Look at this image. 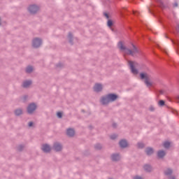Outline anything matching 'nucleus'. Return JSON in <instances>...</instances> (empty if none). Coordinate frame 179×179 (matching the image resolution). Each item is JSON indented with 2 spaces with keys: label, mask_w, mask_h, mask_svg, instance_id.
<instances>
[{
  "label": "nucleus",
  "mask_w": 179,
  "mask_h": 179,
  "mask_svg": "<svg viewBox=\"0 0 179 179\" xmlns=\"http://www.w3.org/2000/svg\"><path fill=\"white\" fill-rule=\"evenodd\" d=\"M28 10L31 15H36L40 10V7L36 4H31L28 7Z\"/></svg>",
  "instance_id": "423d86ee"
},
{
  "label": "nucleus",
  "mask_w": 179,
  "mask_h": 179,
  "mask_svg": "<svg viewBox=\"0 0 179 179\" xmlns=\"http://www.w3.org/2000/svg\"><path fill=\"white\" fill-rule=\"evenodd\" d=\"M138 27H139L140 29L143 28V29H146L147 30L148 29L147 28V27H142V26H138Z\"/></svg>",
  "instance_id": "de8ad7c7"
},
{
  "label": "nucleus",
  "mask_w": 179,
  "mask_h": 179,
  "mask_svg": "<svg viewBox=\"0 0 179 179\" xmlns=\"http://www.w3.org/2000/svg\"><path fill=\"white\" fill-rule=\"evenodd\" d=\"M41 150H43V153H50L51 152V146L48 143L43 144Z\"/></svg>",
  "instance_id": "9b49d317"
},
{
  "label": "nucleus",
  "mask_w": 179,
  "mask_h": 179,
  "mask_svg": "<svg viewBox=\"0 0 179 179\" xmlns=\"http://www.w3.org/2000/svg\"><path fill=\"white\" fill-rule=\"evenodd\" d=\"M66 135L69 138H73V136H75V129H73V128L67 129Z\"/></svg>",
  "instance_id": "f3484780"
},
{
  "label": "nucleus",
  "mask_w": 179,
  "mask_h": 179,
  "mask_svg": "<svg viewBox=\"0 0 179 179\" xmlns=\"http://www.w3.org/2000/svg\"><path fill=\"white\" fill-rule=\"evenodd\" d=\"M56 68H59V69H62L64 68V64L62 62H59L55 65Z\"/></svg>",
  "instance_id": "2f4dec72"
},
{
  "label": "nucleus",
  "mask_w": 179,
  "mask_h": 179,
  "mask_svg": "<svg viewBox=\"0 0 179 179\" xmlns=\"http://www.w3.org/2000/svg\"><path fill=\"white\" fill-rule=\"evenodd\" d=\"M140 79H141V80H145L144 83H145L147 87H150V86H152V83L149 81V76L146 73H140Z\"/></svg>",
  "instance_id": "7ed1b4c3"
},
{
  "label": "nucleus",
  "mask_w": 179,
  "mask_h": 179,
  "mask_svg": "<svg viewBox=\"0 0 179 179\" xmlns=\"http://www.w3.org/2000/svg\"><path fill=\"white\" fill-rule=\"evenodd\" d=\"M133 179H143V178H142V177H141L139 176H136L134 177Z\"/></svg>",
  "instance_id": "37998d69"
},
{
  "label": "nucleus",
  "mask_w": 179,
  "mask_h": 179,
  "mask_svg": "<svg viewBox=\"0 0 179 179\" xmlns=\"http://www.w3.org/2000/svg\"><path fill=\"white\" fill-rule=\"evenodd\" d=\"M36 110H37V104L34 102L30 103L27 107V113L29 114V115H31Z\"/></svg>",
  "instance_id": "20e7f679"
},
{
  "label": "nucleus",
  "mask_w": 179,
  "mask_h": 179,
  "mask_svg": "<svg viewBox=\"0 0 179 179\" xmlns=\"http://www.w3.org/2000/svg\"><path fill=\"white\" fill-rule=\"evenodd\" d=\"M126 12H129L128 10H127L125 8H123L122 10L121 11V15L123 17H124V16H127L128 13Z\"/></svg>",
  "instance_id": "bb28decb"
},
{
  "label": "nucleus",
  "mask_w": 179,
  "mask_h": 179,
  "mask_svg": "<svg viewBox=\"0 0 179 179\" xmlns=\"http://www.w3.org/2000/svg\"><path fill=\"white\" fill-rule=\"evenodd\" d=\"M165 176H171L173 174V169L169 168L166 171H164Z\"/></svg>",
  "instance_id": "393cba45"
},
{
  "label": "nucleus",
  "mask_w": 179,
  "mask_h": 179,
  "mask_svg": "<svg viewBox=\"0 0 179 179\" xmlns=\"http://www.w3.org/2000/svg\"><path fill=\"white\" fill-rule=\"evenodd\" d=\"M143 169L145 173H152V165L149 164H144Z\"/></svg>",
  "instance_id": "a211bd4d"
},
{
  "label": "nucleus",
  "mask_w": 179,
  "mask_h": 179,
  "mask_svg": "<svg viewBox=\"0 0 179 179\" xmlns=\"http://www.w3.org/2000/svg\"><path fill=\"white\" fill-rule=\"evenodd\" d=\"M103 16H105L106 19H110V15L107 13H103Z\"/></svg>",
  "instance_id": "58836bf2"
},
{
  "label": "nucleus",
  "mask_w": 179,
  "mask_h": 179,
  "mask_svg": "<svg viewBox=\"0 0 179 179\" xmlns=\"http://www.w3.org/2000/svg\"><path fill=\"white\" fill-rule=\"evenodd\" d=\"M132 47H133V52H136V53L139 52V50H138V48H136L135 45L132 44Z\"/></svg>",
  "instance_id": "f704fd0d"
},
{
  "label": "nucleus",
  "mask_w": 179,
  "mask_h": 179,
  "mask_svg": "<svg viewBox=\"0 0 179 179\" xmlns=\"http://www.w3.org/2000/svg\"><path fill=\"white\" fill-rule=\"evenodd\" d=\"M157 3H159L158 6L155 4H151V7H148V10L151 15H153L155 17H158L159 19H161L160 15V10L157 8H160L161 9H164L166 6H164V3H163V1L162 0H155Z\"/></svg>",
  "instance_id": "f257e3e1"
},
{
  "label": "nucleus",
  "mask_w": 179,
  "mask_h": 179,
  "mask_svg": "<svg viewBox=\"0 0 179 179\" xmlns=\"http://www.w3.org/2000/svg\"><path fill=\"white\" fill-rule=\"evenodd\" d=\"M89 128H90V129H93V126L90 125V126H89Z\"/></svg>",
  "instance_id": "3c124183"
},
{
  "label": "nucleus",
  "mask_w": 179,
  "mask_h": 179,
  "mask_svg": "<svg viewBox=\"0 0 179 179\" xmlns=\"http://www.w3.org/2000/svg\"><path fill=\"white\" fill-rule=\"evenodd\" d=\"M102 148L103 147L101 146V144H100V143H96L94 145V149H96V150H101Z\"/></svg>",
  "instance_id": "c756f323"
},
{
  "label": "nucleus",
  "mask_w": 179,
  "mask_h": 179,
  "mask_svg": "<svg viewBox=\"0 0 179 179\" xmlns=\"http://www.w3.org/2000/svg\"><path fill=\"white\" fill-rule=\"evenodd\" d=\"M27 99H29V96L27 95H24L22 96V101L23 103H26V101H27Z\"/></svg>",
  "instance_id": "c9c22d12"
},
{
  "label": "nucleus",
  "mask_w": 179,
  "mask_h": 179,
  "mask_svg": "<svg viewBox=\"0 0 179 179\" xmlns=\"http://www.w3.org/2000/svg\"><path fill=\"white\" fill-rule=\"evenodd\" d=\"M167 155L164 150H159L157 151V156L158 159H164V157Z\"/></svg>",
  "instance_id": "2eb2a0df"
},
{
  "label": "nucleus",
  "mask_w": 179,
  "mask_h": 179,
  "mask_svg": "<svg viewBox=\"0 0 179 179\" xmlns=\"http://www.w3.org/2000/svg\"><path fill=\"white\" fill-rule=\"evenodd\" d=\"M33 71H34V69L32 66H27L25 69L26 73H31Z\"/></svg>",
  "instance_id": "5701e85b"
},
{
  "label": "nucleus",
  "mask_w": 179,
  "mask_h": 179,
  "mask_svg": "<svg viewBox=\"0 0 179 179\" xmlns=\"http://www.w3.org/2000/svg\"><path fill=\"white\" fill-rule=\"evenodd\" d=\"M171 145V143H170V141H165L164 143V148H165V149H169V148H170Z\"/></svg>",
  "instance_id": "cd10ccee"
},
{
  "label": "nucleus",
  "mask_w": 179,
  "mask_h": 179,
  "mask_svg": "<svg viewBox=\"0 0 179 179\" xmlns=\"http://www.w3.org/2000/svg\"><path fill=\"white\" fill-rule=\"evenodd\" d=\"M57 118H62V112H57Z\"/></svg>",
  "instance_id": "e433bc0d"
},
{
  "label": "nucleus",
  "mask_w": 179,
  "mask_h": 179,
  "mask_svg": "<svg viewBox=\"0 0 179 179\" xmlns=\"http://www.w3.org/2000/svg\"><path fill=\"white\" fill-rule=\"evenodd\" d=\"M159 94H164V91L163 90H161L159 91Z\"/></svg>",
  "instance_id": "c03bdc74"
},
{
  "label": "nucleus",
  "mask_w": 179,
  "mask_h": 179,
  "mask_svg": "<svg viewBox=\"0 0 179 179\" xmlns=\"http://www.w3.org/2000/svg\"><path fill=\"white\" fill-rule=\"evenodd\" d=\"M119 146L120 149H127V148H129V143L127 139L123 138L119 141Z\"/></svg>",
  "instance_id": "6e6552de"
},
{
  "label": "nucleus",
  "mask_w": 179,
  "mask_h": 179,
  "mask_svg": "<svg viewBox=\"0 0 179 179\" xmlns=\"http://www.w3.org/2000/svg\"><path fill=\"white\" fill-rule=\"evenodd\" d=\"M129 65L131 73H133L134 75H138L139 73V71L136 68H135V64H134V62L129 61Z\"/></svg>",
  "instance_id": "9d476101"
},
{
  "label": "nucleus",
  "mask_w": 179,
  "mask_h": 179,
  "mask_svg": "<svg viewBox=\"0 0 179 179\" xmlns=\"http://www.w3.org/2000/svg\"><path fill=\"white\" fill-rule=\"evenodd\" d=\"M17 149L18 152H22L23 149H24V145H20L17 146Z\"/></svg>",
  "instance_id": "473e14b6"
},
{
  "label": "nucleus",
  "mask_w": 179,
  "mask_h": 179,
  "mask_svg": "<svg viewBox=\"0 0 179 179\" xmlns=\"http://www.w3.org/2000/svg\"><path fill=\"white\" fill-rule=\"evenodd\" d=\"M110 179H113V178H110Z\"/></svg>",
  "instance_id": "052dcab7"
},
{
  "label": "nucleus",
  "mask_w": 179,
  "mask_h": 179,
  "mask_svg": "<svg viewBox=\"0 0 179 179\" xmlns=\"http://www.w3.org/2000/svg\"><path fill=\"white\" fill-rule=\"evenodd\" d=\"M67 38H69V43L71 45H73V34H72V32H69Z\"/></svg>",
  "instance_id": "412c9836"
},
{
  "label": "nucleus",
  "mask_w": 179,
  "mask_h": 179,
  "mask_svg": "<svg viewBox=\"0 0 179 179\" xmlns=\"http://www.w3.org/2000/svg\"><path fill=\"white\" fill-rule=\"evenodd\" d=\"M34 125V122H29L28 123V127H29V128H31V127H33Z\"/></svg>",
  "instance_id": "4c0bfd02"
},
{
  "label": "nucleus",
  "mask_w": 179,
  "mask_h": 179,
  "mask_svg": "<svg viewBox=\"0 0 179 179\" xmlns=\"http://www.w3.org/2000/svg\"><path fill=\"white\" fill-rule=\"evenodd\" d=\"M31 83H33V82L31 80H27L23 82L22 87H24V89H27V87L31 86Z\"/></svg>",
  "instance_id": "aec40b11"
},
{
  "label": "nucleus",
  "mask_w": 179,
  "mask_h": 179,
  "mask_svg": "<svg viewBox=\"0 0 179 179\" xmlns=\"http://www.w3.org/2000/svg\"><path fill=\"white\" fill-rule=\"evenodd\" d=\"M112 31H114V29H112Z\"/></svg>",
  "instance_id": "13d9d810"
},
{
  "label": "nucleus",
  "mask_w": 179,
  "mask_h": 179,
  "mask_svg": "<svg viewBox=\"0 0 179 179\" xmlns=\"http://www.w3.org/2000/svg\"><path fill=\"white\" fill-rule=\"evenodd\" d=\"M167 30L169 33H171V34H173L174 36H176V31H174V28L173 27L170 28V27H169L167 28Z\"/></svg>",
  "instance_id": "c85d7f7f"
},
{
  "label": "nucleus",
  "mask_w": 179,
  "mask_h": 179,
  "mask_svg": "<svg viewBox=\"0 0 179 179\" xmlns=\"http://www.w3.org/2000/svg\"><path fill=\"white\" fill-rule=\"evenodd\" d=\"M176 30H177L178 33H179V24H178V25H177Z\"/></svg>",
  "instance_id": "09e8293b"
},
{
  "label": "nucleus",
  "mask_w": 179,
  "mask_h": 179,
  "mask_svg": "<svg viewBox=\"0 0 179 179\" xmlns=\"http://www.w3.org/2000/svg\"><path fill=\"white\" fill-rule=\"evenodd\" d=\"M117 48H119L121 51H125L126 54H127L128 55H131V57H134V51L125 47V45H124V43H122V41H120L117 43Z\"/></svg>",
  "instance_id": "f03ea898"
},
{
  "label": "nucleus",
  "mask_w": 179,
  "mask_h": 179,
  "mask_svg": "<svg viewBox=\"0 0 179 179\" xmlns=\"http://www.w3.org/2000/svg\"><path fill=\"white\" fill-rule=\"evenodd\" d=\"M43 45V39L41 38H34L32 41L33 48H40Z\"/></svg>",
  "instance_id": "39448f33"
},
{
  "label": "nucleus",
  "mask_w": 179,
  "mask_h": 179,
  "mask_svg": "<svg viewBox=\"0 0 179 179\" xmlns=\"http://www.w3.org/2000/svg\"><path fill=\"white\" fill-rule=\"evenodd\" d=\"M150 111L153 112L155 111V106H150L149 108Z\"/></svg>",
  "instance_id": "ea45409f"
},
{
  "label": "nucleus",
  "mask_w": 179,
  "mask_h": 179,
  "mask_svg": "<svg viewBox=\"0 0 179 179\" xmlns=\"http://www.w3.org/2000/svg\"><path fill=\"white\" fill-rule=\"evenodd\" d=\"M14 114L16 117H20V115H22L23 114V109L22 108H17L14 111Z\"/></svg>",
  "instance_id": "4be33fe9"
},
{
  "label": "nucleus",
  "mask_w": 179,
  "mask_h": 179,
  "mask_svg": "<svg viewBox=\"0 0 179 179\" xmlns=\"http://www.w3.org/2000/svg\"><path fill=\"white\" fill-rule=\"evenodd\" d=\"M145 153L147 156L150 157L155 153V149L152 147H147L145 150Z\"/></svg>",
  "instance_id": "4468645a"
},
{
  "label": "nucleus",
  "mask_w": 179,
  "mask_h": 179,
  "mask_svg": "<svg viewBox=\"0 0 179 179\" xmlns=\"http://www.w3.org/2000/svg\"><path fill=\"white\" fill-rule=\"evenodd\" d=\"M130 2H131L132 3H136L134 0H131Z\"/></svg>",
  "instance_id": "603ef678"
},
{
  "label": "nucleus",
  "mask_w": 179,
  "mask_h": 179,
  "mask_svg": "<svg viewBox=\"0 0 179 179\" xmlns=\"http://www.w3.org/2000/svg\"><path fill=\"white\" fill-rule=\"evenodd\" d=\"M164 52L166 54V51H164Z\"/></svg>",
  "instance_id": "bf43d9fd"
},
{
  "label": "nucleus",
  "mask_w": 179,
  "mask_h": 179,
  "mask_svg": "<svg viewBox=\"0 0 179 179\" xmlns=\"http://www.w3.org/2000/svg\"><path fill=\"white\" fill-rule=\"evenodd\" d=\"M52 150L55 152H62V144L61 143L55 142L52 147Z\"/></svg>",
  "instance_id": "1a4fd4ad"
},
{
  "label": "nucleus",
  "mask_w": 179,
  "mask_h": 179,
  "mask_svg": "<svg viewBox=\"0 0 179 179\" xmlns=\"http://www.w3.org/2000/svg\"><path fill=\"white\" fill-rule=\"evenodd\" d=\"M81 111H82V113H85V110H83V109Z\"/></svg>",
  "instance_id": "864d4df0"
},
{
  "label": "nucleus",
  "mask_w": 179,
  "mask_h": 179,
  "mask_svg": "<svg viewBox=\"0 0 179 179\" xmlns=\"http://www.w3.org/2000/svg\"><path fill=\"white\" fill-rule=\"evenodd\" d=\"M145 146H146V145L143 142H138L137 143L138 149H143V148H145Z\"/></svg>",
  "instance_id": "b1692460"
},
{
  "label": "nucleus",
  "mask_w": 179,
  "mask_h": 179,
  "mask_svg": "<svg viewBox=\"0 0 179 179\" xmlns=\"http://www.w3.org/2000/svg\"><path fill=\"white\" fill-rule=\"evenodd\" d=\"M113 24H114V22L112 21V20H108V22H107L108 27H111Z\"/></svg>",
  "instance_id": "72a5a7b5"
},
{
  "label": "nucleus",
  "mask_w": 179,
  "mask_h": 179,
  "mask_svg": "<svg viewBox=\"0 0 179 179\" xmlns=\"http://www.w3.org/2000/svg\"><path fill=\"white\" fill-rule=\"evenodd\" d=\"M103 90V85L100 83H96L94 86V91L96 93H99V92H101Z\"/></svg>",
  "instance_id": "6ab92c4d"
},
{
  "label": "nucleus",
  "mask_w": 179,
  "mask_h": 179,
  "mask_svg": "<svg viewBox=\"0 0 179 179\" xmlns=\"http://www.w3.org/2000/svg\"><path fill=\"white\" fill-rule=\"evenodd\" d=\"M112 162H120L121 160V156L118 153H113L110 155Z\"/></svg>",
  "instance_id": "ddd939ff"
},
{
  "label": "nucleus",
  "mask_w": 179,
  "mask_h": 179,
  "mask_svg": "<svg viewBox=\"0 0 179 179\" xmlns=\"http://www.w3.org/2000/svg\"><path fill=\"white\" fill-rule=\"evenodd\" d=\"M101 103L103 106H107V104L110 103V101L108 100V96L107 94L101 97Z\"/></svg>",
  "instance_id": "dca6fc26"
},
{
  "label": "nucleus",
  "mask_w": 179,
  "mask_h": 179,
  "mask_svg": "<svg viewBox=\"0 0 179 179\" xmlns=\"http://www.w3.org/2000/svg\"><path fill=\"white\" fill-rule=\"evenodd\" d=\"M129 29H130V30H132V28L130 27Z\"/></svg>",
  "instance_id": "4d7b16f0"
},
{
  "label": "nucleus",
  "mask_w": 179,
  "mask_h": 179,
  "mask_svg": "<svg viewBox=\"0 0 179 179\" xmlns=\"http://www.w3.org/2000/svg\"><path fill=\"white\" fill-rule=\"evenodd\" d=\"M169 179H176V176H170Z\"/></svg>",
  "instance_id": "8fccbe9b"
},
{
  "label": "nucleus",
  "mask_w": 179,
  "mask_h": 179,
  "mask_svg": "<svg viewBox=\"0 0 179 179\" xmlns=\"http://www.w3.org/2000/svg\"><path fill=\"white\" fill-rule=\"evenodd\" d=\"M142 37H145V35L142 34Z\"/></svg>",
  "instance_id": "6e6d98bb"
},
{
  "label": "nucleus",
  "mask_w": 179,
  "mask_h": 179,
  "mask_svg": "<svg viewBox=\"0 0 179 179\" xmlns=\"http://www.w3.org/2000/svg\"><path fill=\"white\" fill-rule=\"evenodd\" d=\"M177 6H178V3H175L173 4V8H177Z\"/></svg>",
  "instance_id": "49530a36"
},
{
  "label": "nucleus",
  "mask_w": 179,
  "mask_h": 179,
  "mask_svg": "<svg viewBox=\"0 0 179 179\" xmlns=\"http://www.w3.org/2000/svg\"><path fill=\"white\" fill-rule=\"evenodd\" d=\"M166 108H169V109L170 110V111L173 113V114H176V115L178 114V113H177V110H175V109H173V108L169 107V106H166Z\"/></svg>",
  "instance_id": "7c9ffc66"
},
{
  "label": "nucleus",
  "mask_w": 179,
  "mask_h": 179,
  "mask_svg": "<svg viewBox=\"0 0 179 179\" xmlns=\"http://www.w3.org/2000/svg\"><path fill=\"white\" fill-rule=\"evenodd\" d=\"M157 48H160V46H159V45H157Z\"/></svg>",
  "instance_id": "5fc2aeb1"
},
{
  "label": "nucleus",
  "mask_w": 179,
  "mask_h": 179,
  "mask_svg": "<svg viewBox=\"0 0 179 179\" xmlns=\"http://www.w3.org/2000/svg\"><path fill=\"white\" fill-rule=\"evenodd\" d=\"M107 96H108L109 103H114V101H116L120 98L118 94L115 93H109L107 94Z\"/></svg>",
  "instance_id": "0eeeda50"
},
{
  "label": "nucleus",
  "mask_w": 179,
  "mask_h": 179,
  "mask_svg": "<svg viewBox=\"0 0 179 179\" xmlns=\"http://www.w3.org/2000/svg\"><path fill=\"white\" fill-rule=\"evenodd\" d=\"M112 127L113 128H117V123H113Z\"/></svg>",
  "instance_id": "a18cd8bd"
},
{
  "label": "nucleus",
  "mask_w": 179,
  "mask_h": 179,
  "mask_svg": "<svg viewBox=\"0 0 179 179\" xmlns=\"http://www.w3.org/2000/svg\"><path fill=\"white\" fill-rule=\"evenodd\" d=\"M132 14L134 15V16H138L139 15V13H138V11L133 10Z\"/></svg>",
  "instance_id": "a19ab883"
},
{
  "label": "nucleus",
  "mask_w": 179,
  "mask_h": 179,
  "mask_svg": "<svg viewBox=\"0 0 179 179\" xmlns=\"http://www.w3.org/2000/svg\"><path fill=\"white\" fill-rule=\"evenodd\" d=\"M110 139L114 140V139H117V135L113 134L110 136Z\"/></svg>",
  "instance_id": "79ce46f5"
},
{
  "label": "nucleus",
  "mask_w": 179,
  "mask_h": 179,
  "mask_svg": "<svg viewBox=\"0 0 179 179\" xmlns=\"http://www.w3.org/2000/svg\"><path fill=\"white\" fill-rule=\"evenodd\" d=\"M165 37H166V38L171 39V41H172V43H173V44H174V45H177L178 48L176 50V52H177V54H179V41L174 40V39L170 38V36H169V35H167V34H165Z\"/></svg>",
  "instance_id": "f8f14e48"
},
{
  "label": "nucleus",
  "mask_w": 179,
  "mask_h": 179,
  "mask_svg": "<svg viewBox=\"0 0 179 179\" xmlns=\"http://www.w3.org/2000/svg\"><path fill=\"white\" fill-rule=\"evenodd\" d=\"M158 106L159 107H164V106H166V101H164V100H163V99H160L158 101Z\"/></svg>",
  "instance_id": "a878e982"
}]
</instances>
